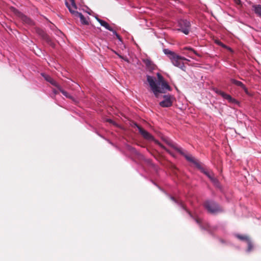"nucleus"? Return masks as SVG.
Returning a JSON list of instances; mask_svg holds the SVG:
<instances>
[{
    "instance_id": "a878e982",
    "label": "nucleus",
    "mask_w": 261,
    "mask_h": 261,
    "mask_svg": "<svg viewBox=\"0 0 261 261\" xmlns=\"http://www.w3.org/2000/svg\"><path fill=\"white\" fill-rule=\"evenodd\" d=\"M183 50H188L190 51H192L193 52V53L196 55V56L199 57L200 56V55L193 48H191V47H185L183 48Z\"/></svg>"
},
{
    "instance_id": "c756f323",
    "label": "nucleus",
    "mask_w": 261,
    "mask_h": 261,
    "mask_svg": "<svg viewBox=\"0 0 261 261\" xmlns=\"http://www.w3.org/2000/svg\"><path fill=\"white\" fill-rule=\"evenodd\" d=\"M233 1L237 5H240L241 4V0H233Z\"/></svg>"
},
{
    "instance_id": "423d86ee",
    "label": "nucleus",
    "mask_w": 261,
    "mask_h": 261,
    "mask_svg": "<svg viewBox=\"0 0 261 261\" xmlns=\"http://www.w3.org/2000/svg\"><path fill=\"white\" fill-rule=\"evenodd\" d=\"M36 32L40 36L41 38L45 41L49 45L55 47V43L52 41L50 37L41 29L37 28L35 29Z\"/></svg>"
},
{
    "instance_id": "2f4dec72",
    "label": "nucleus",
    "mask_w": 261,
    "mask_h": 261,
    "mask_svg": "<svg viewBox=\"0 0 261 261\" xmlns=\"http://www.w3.org/2000/svg\"><path fill=\"white\" fill-rule=\"evenodd\" d=\"M15 14L17 15H20V12L17 11V10H15Z\"/></svg>"
},
{
    "instance_id": "cd10ccee",
    "label": "nucleus",
    "mask_w": 261,
    "mask_h": 261,
    "mask_svg": "<svg viewBox=\"0 0 261 261\" xmlns=\"http://www.w3.org/2000/svg\"><path fill=\"white\" fill-rule=\"evenodd\" d=\"M215 42L217 44H218L220 46H221L222 47H223L224 48H227V47L225 44H224L222 42H221L219 40H216Z\"/></svg>"
},
{
    "instance_id": "72a5a7b5",
    "label": "nucleus",
    "mask_w": 261,
    "mask_h": 261,
    "mask_svg": "<svg viewBox=\"0 0 261 261\" xmlns=\"http://www.w3.org/2000/svg\"><path fill=\"white\" fill-rule=\"evenodd\" d=\"M77 16L82 17V16H83L81 13H79V14H78Z\"/></svg>"
},
{
    "instance_id": "4468645a",
    "label": "nucleus",
    "mask_w": 261,
    "mask_h": 261,
    "mask_svg": "<svg viewBox=\"0 0 261 261\" xmlns=\"http://www.w3.org/2000/svg\"><path fill=\"white\" fill-rule=\"evenodd\" d=\"M164 141L166 142L167 144H168L169 146L172 147L173 149H174L175 150H176L179 153H182V149L181 148L178 147L176 144L172 142L171 140H169L168 139H164Z\"/></svg>"
},
{
    "instance_id": "a211bd4d",
    "label": "nucleus",
    "mask_w": 261,
    "mask_h": 261,
    "mask_svg": "<svg viewBox=\"0 0 261 261\" xmlns=\"http://www.w3.org/2000/svg\"><path fill=\"white\" fill-rule=\"evenodd\" d=\"M179 153L184 156L188 161L192 162L196 165L198 164L197 161L196 160H195V159L192 155L186 153L184 150H182V153Z\"/></svg>"
},
{
    "instance_id": "0eeeda50",
    "label": "nucleus",
    "mask_w": 261,
    "mask_h": 261,
    "mask_svg": "<svg viewBox=\"0 0 261 261\" xmlns=\"http://www.w3.org/2000/svg\"><path fill=\"white\" fill-rule=\"evenodd\" d=\"M163 100L161 101L159 105L163 108H168L172 106L174 98L169 94L164 95L163 96Z\"/></svg>"
},
{
    "instance_id": "f03ea898",
    "label": "nucleus",
    "mask_w": 261,
    "mask_h": 261,
    "mask_svg": "<svg viewBox=\"0 0 261 261\" xmlns=\"http://www.w3.org/2000/svg\"><path fill=\"white\" fill-rule=\"evenodd\" d=\"M135 126L138 128L139 133L142 135V136L146 140H151L154 142V143L160 146L163 149L166 150L171 155H173L172 153L167 148H166L163 144H162L159 141L155 140L154 138L147 131L143 129L140 125H138L137 123L135 124Z\"/></svg>"
},
{
    "instance_id": "473e14b6",
    "label": "nucleus",
    "mask_w": 261,
    "mask_h": 261,
    "mask_svg": "<svg viewBox=\"0 0 261 261\" xmlns=\"http://www.w3.org/2000/svg\"><path fill=\"white\" fill-rule=\"evenodd\" d=\"M53 91H54V92L55 93V94H58V91H57V90H56L54 89V90H53Z\"/></svg>"
},
{
    "instance_id": "393cba45",
    "label": "nucleus",
    "mask_w": 261,
    "mask_h": 261,
    "mask_svg": "<svg viewBox=\"0 0 261 261\" xmlns=\"http://www.w3.org/2000/svg\"><path fill=\"white\" fill-rule=\"evenodd\" d=\"M237 237L239 239L242 241H246L248 242L249 240V238L246 236L238 234Z\"/></svg>"
},
{
    "instance_id": "f257e3e1",
    "label": "nucleus",
    "mask_w": 261,
    "mask_h": 261,
    "mask_svg": "<svg viewBox=\"0 0 261 261\" xmlns=\"http://www.w3.org/2000/svg\"><path fill=\"white\" fill-rule=\"evenodd\" d=\"M163 51L165 54L168 56L173 65L179 68L183 71L186 70V67L184 62L180 61L179 55L168 49H164Z\"/></svg>"
},
{
    "instance_id": "dca6fc26",
    "label": "nucleus",
    "mask_w": 261,
    "mask_h": 261,
    "mask_svg": "<svg viewBox=\"0 0 261 261\" xmlns=\"http://www.w3.org/2000/svg\"><path fill=\"white\" fill-rule=\"evenodd\" d=\"M230 81L232 84L236 85L237 86L240 87L243 90H244L246 93L248 94V90L242 82L234 79H231Z\"/></svg>"
},
{
    "instance_id": "c85d7f7f",
    "label": "nucleus",
    "mask_w": 261,
    "mask_h": 261,
    "mask_svg": "<svg viewBox=\"0 0 261 261\" xmlns=\"http://www.w3.org/2000/svg\"><path fill=\"white\" fill-rule=\"evenodd\" d=\"M112 32L113 33V34H114L116 36V37H117V38L118 39H119V40L120 41H122V39H121V38L119 34H118L117 33V32H116L115 30H113V31H112Z\"/></svg>"
},
{
    "instance_id": "e433bc0d",
    "label": "nucleus",
    "mask_w": 261,
    "mask_h": 261,
    "mask_svg": "<svg viewBox=\"0 0 261 261\" xmlns=\"http://www.w3.org/2000/svg\"><path fill=\"white\" fill-rule=\"evenodd\" d=\"M88 14H89V15H92V14L91 13H90V12H88Z\"/></svg>"
},
{
    "instance_id": "aec40b11",
    "label": "nucleus",
    "mask_w": 261,
    "mask_h": 261,
    "mask_svg": "<svg viewBox=\"0 0 261 261\" xmlns=\"http://www.w3.org/2000/svg\"><path fill=\"white\" fill-rule=\"evenodd\" d=\"M253 8L255 14L261 16V5H254Z\"/></svg>"
},
{
    "instance_id": "ddd939ff",
    "label": "nucleus",
    "mask_w": 261,
    "mask_h": 261,
    "mask_svg": "<svg viewBox=\"0 0 261 261\" xmlns=\"http://www.w3.org/2000/svg\"><path fill=\"white\" fill-rule=\"evenodd\" d=\"M69 2H66V5L69 9L70 13L74 15L76 12L77 7L74 0H68Z\"/></svg>"
},
{
    "instance_id": "bb28decb",
    "label": "nucleus",
    "mask_w": 261,
    "mask_h": 261,
    "mask_svg": "<svg viewBox=\"0 0 261 261\" xmlns=\"http://www.w3.org/2000/svg\"><path fill=\"white\" fill-rule=\"evenodd\" d=\"M247 244H248L247 250L248 251H251L253 248V245L250 240L247 242Z\"/></svg>"
},
{
    "instance_id": "2eb2a0df",
    "label": "nucleus",
    "mask_w": 261,
    "mask_h": 261,
    "mask_svg": "<svg viewBox=\"0 0 261 261\" xmlns=\"http://www.w3.org/2000/svg\"><path fill=\"white\" fill-rule=\"evenodd\" d=\"M143 62L145 64L148 70L150 71L154 70L156 68L155 65L149 59H147L144 60Z\"/></svg>"
},
{
    "instance_id": "c9c22d12",
    "label": "nucleus",
    "mask_w": 261,
    "mask_h": 261,
    "mask_svg": "<svg viewBox=\"0 0 261 261\" xmlns=\"http://www.w3.org/2000/svg\"><path fill=\"white\" fill-rule=\"evenodd\" d=\"M58 32L59 33H62V32L60 30H58Z\"/></svg>"
},
{
    "instance_id": "5701e85b",
    "label": "nucleus",
    "mask_w": 261,
    "mask_h": 261,
    "mask_svg": "<svg viewBox=\"0 0 261 261\" xmlns=\"http://www.w3.org/2000/svg\"><path fill=\"white\" fill-rule=\"evenodd\" d=\"M89 17H80V22L83 24L88 25L89 24Z\"/></svg>"
},
{
    "instance_id": "1a4fd4ad",
    "label": "nucleus",
    "mask_w": 261,
    "mask_h": 261,
    "mask_svg": "<svg viewBox=\"0 0 261 261\" xmlns=\"http://www.w3.org/2000/svg\"><path fill=\"white\" fill-rule=\"evenodd\" d=\"M214 91L216 93L221 95L223 98H224L225 99H227L229 102H237V101L234 98H233L230 95L227 94L226 93L217 89H215Z\"/></svg>"
},
{
    "instance_id": "f704fd0d",
    "label": "nucleus",
    "mask_w": 261,
    "mask_h": 261,
    "mask_svg": "<svg viewBox=\"0 0 261 261\" xmlns=\"http://www.w3.org/2000/svg\"><path fill=\"white\" fill-rule=\"evenodd\" d=\"M108 121H109V122H112V120L109 119V120H108Z\"/></svg>"
},
{
    "instance_id": "b1692460",
    "label": "nucleus",
    "mask_w": 261,
    "mask_h": 261,
    "mask_svg": "<svg viewBox=\"0 0 261 261\" xmlns=\"http://www.w3.org/2000/svg\"><path fill=\"white\" fill-rule=\"evenodd\" d=\"M22 20L25 23H28L30 25H33L34 22L30 17H21Z\"/></svg>"
},
{
    "instance_id": "7ed1b4c3",
    "label": "nucleus",
    "mask_w": 261,
    "mask_h": 261,
    "mask_svg": "<svg viewBox=\"0 0 261 261\" xmlns=\"http://www.w3.org/2000/svg\"><path fill=\"white\" fill-rule=\"evenodd\" d=\"M147 81L155 96L156 98H160V94L164 93V90H161V87L159 86L155 82V78L150 75H147Z\"/></svg>"
},
{
    "instance_id": "4be33fe9",
    "label": "nucleus",
    "mask_w": 261,
    "mask_h": 261,
    "mask_svg": "<svg viewBox=\"0 0 261 261\" xmlns=\"http://www.w3.org/2000/svg\"><path fill=\"white\" fill-rule=\"evenodd\" d=\"M183 207L188 213V214L190 215V216L195 220V221L196 222V223L197 224H198L199 225L201 224V220L200 219H199L198 218H197V217H194L190 211H189L187 210H186V208H185L184 206H183Z\"/></svg>"
},
{
    "instance_id": "20e7f679",
    "label": "nucleus",
    "mask_w": 261,
    "mask_h": 261,
    "mask_svg": "<svg viewBox=\"0 0 261 261\" xmlns=\"http://www.w3.org/2000/svg\"><path fill=\"white\" fill-rule=\"evenodd\" d=\"M203 205L207 211L213 214L221 213L223 211L222 208L214 201L207 200L204 203Z\"/></svg>"
},
{
    "instance_id": "39448f33",
    "label": "nucleus",
    "mask_w": 261,
    "mask_h": 261,
    "mask_svg": "<svg viewBox=\"0 0 261 261\" xmlns=\"http://www.w3.org/2000/svg\"><path fill=\"white\" fill-rule=\"evenodd\" d=\"M178 26L179 28L178 31H181L186 35H188L190 32L191 24L189 21L187 19H180L178 21Z\"/></svg>"
},
{
    "instance_id": "6e6552de",
    "label": "nucleus",
    "mask_w": 261,
    "mask_h": 261,
    "mask_svg": "<svg viewBox=\"0 0 261 261\" xmlns=\"http://www.w3.org/2000/svg\"><path fill=\"white\" fill-rule=\"evenodd\" d=\"M158 76L159 81L157 84L159 86L161 87V90H164V93H165L167 90L170 91L171 89L170 86L164 81L163 76L160 73H158Z\"/></svg>"
},
{
    "instance_id": "9b49d317",
    "label": "nucleus",
    "mask_w": 261,
    "mask_h": 261,
    "mask_svg": "<svg viewBox=\"0 0 261 261\" xmlns=\"http://www.w3.org/2000/svg\"><path fill=\"white\" fill-rule=\"evenodd\" d=\"M214 91L216 93L221 95L223 98H224L225 99H227L229 102H237V101L234 98H233L230 95L227 94L226 93L217 89H215Z\"/></svg>"
},
{
    "instance_id": "f3484780",
    "label": "nucleus",
    "mask_w": 261,
    "mask_h": 261,
    "mask_svg": "<svg viewBox=\"0 0 261 261\" xmlns=\"http://www.w3.org/2000/svg\"><path fill=\"white\" fill-rule=\"evenodd\" d=\"M42 75L44 77L46 81L50 83L52 85L56 87L57 88H58V87L59 86V85L58 84V83L49 75H46L44 73H42Z\"/></svg>"
},
{
    "instance_id": "f8f14e48",
    "label": "nucleus",
    "mask_w": 261,
    "mask_h": 261,
    "mask_svg": "<svg viewBox=\"0 0 261 261\" xmlns=\"http://www.w3.org/2000/svg\"><path fill=\"white\" fill-rule=\"evenodd\" d=\"M201 171L206 175L214 184H217L218 182V180L215 178L214 174L212 171L202 168L201 169Z\"/></svg>"
},
{
    "instance_id": "6ab92c4d",
    "label": "nucleus",
    "mask_w": 261,
    "mask_h": 261,
    "mask_svg": "<svg viewBox=\"0 0 261 261\" xmlns=\"http://www.w3.org/2000/svg\"><path fill=\"white\" fill-rule=\"evenodd\" d=\"M97 21L100 23V24L104 27L106 29L110 31H113V29L105 21L100 19L99 17H95Z\"/></svg>"
},
{
    "instance_id": "412c9836",
    "label": "nucleus",
    "mask_w": 261,
    "mask_h": 261,
    "mask_svg": "<svg viewBox=\"0 0 261 261\" xmlns=\"http://www.w3.org/2000/svg\"><path fill=\"white\" fill-rule=\"evenodd\" d=\"M57 88L65 97L73 99L72 96H70L66 91L64 90L60 85Z\"/></svg>"
},
{
    "instance_id": "9d476101",
    "label": "nucleus",
    "mask_w": 261,
    "mask_h": 261,
    "mask_svg": "<svg viewBox=\"0 0 261 261\" xmlns=\"http://www.w3.org/2000/svg\"><path fill=\"white\" fill-rule=\"evenodd\" d=\"M214 91L216 93L221 95L223 98H224L225 99H227L229 102H237V101L234 98H233L230 95L227 94L226 93L217 89H215Z\"/></svg>"
},
{
    "instance_id": "7c9ffc66",
    "label": "nucleus",
    "mask_w": 261,
    "mask_h": 261,
    "mask_svg": "<svg viewBox=\"0 0 261 261\" xmlns=\"http://www.w3.org/2000/svg\"><path fill=\"white\" fill-rule=\"evenodd\" d=\"M179 58H180V60L181 61H182L183 60H186V61L188 60V59H187L185 57H181V56H179Z\"/></svg>"
}]
</instances>
